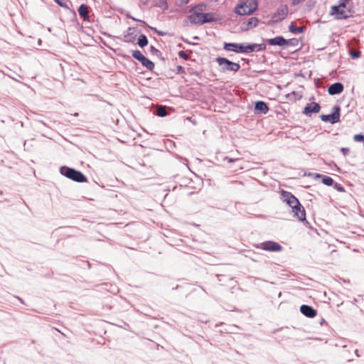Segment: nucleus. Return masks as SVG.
I'll return each instance as SVG.
<instances>
[{
    "instance_id": "nucleus-1",
    "label": "nucleus",
    "mask_w": 364,
    "mask_h": 364,
    "mask_svg": "<svg viewBox=\"0 0 364 364\" xmlns=\"http://www.w3.org/2000/svg\"><path fill=\"white\" fill-rule=\"evenodd\" d=\"M281 197L291 208L294 216L301 221L306 220V212L299 200L290 192L282 191Z\"/></svg>"
},
{
    "instance_id": "nucleus-2",
    "label": "nucleus",
    "mask_w": 364,
    "mask_h": 364,
    "mask_svg": "<svg viewBox=\"0 0 364 364\" xmlns=\"http://www.w3.org/2000/svg\"><path fill=\"white\" fill-rule=\"evenodd\" d=\"M354 13L353 4L350 0H340L337 6H333L330 14L337 20L346 19Z\"/></svg>"
},
{
    "instance_id": "nucleus-27",
    "label": "nucleus",
    "mask_w": 364,
    "mask_h": 364,
    "mask_svg": "<svg viewBox=\"0 0 364 364\" xmlns=\"http://www.w3.org/2000/svg\"><path fill=\"white\" fill-rule=\"evenodd\" d=\"M176 69H177L178 73H183V74L185 73V70L182 66L178 65Z\"/></svg>"
},
{
    "instance_id": "nucleus-7",
    "label": "nucleus",
    "mask_w": 364,
    "mask_h": 364,
    "mask_svg": "<svg viewBox=\"0 0 364 364\" xmlns=\"http://www.w3.org/2000/svg\"><path fill=\"white\" fill-rule=\"evenodd\" d=\"M216 62L221 67L222 71H233L237 72L240 70V65L237 63L232 62L225 58L218 57Z\"/></svg>"
},
{
    "instance_id": "nucleus-10",
    "label": "nucleus",
    "mask_w": 364,
    "mask_h": 364,
    "mask_svg": "<svg viewBox=\"0 0 364 364\" xmlns=\"http://www.w3.org/2000/svg\"><path fill=\"white\" fill-rule=\"evenodd\" d=\"M288 14V8L285 5H282L279 6L277 11V12L274 14L273 21L274 23H277L278 21H282L284 19L286 16Z\"/></svg>"
},
{
    "instance_id": "nucleus-32",
    "label": "nucleus",
    "mask_w": 364,
    "mask_h": 364,
    "mask_svg": "<svg viewBox=\"0 0 364 364\" xmlns=\"http://www.w3.org/2000/svg\"><path fill=\"white\" fill-rule=\"evenodd\" d=\"M74 116H78V113H75Z\"/></svg>"
},
{
    "instance_id": "nucleus-6",
    "label": "nucleus",
    "mask_w": 364,
    "mask_h": 364,
    "mask_svg": "<svg viewBox=\"0 0 364 364\" xmlns=\"http://www.w3.org/2000/svg\"><path fill=\"white\" fill-rule=\"evenodd\" d=\"M193 15L195 18L192 20L191 23H210L213 21H221V16L215 13L208 14H196Z\"/></svg>"
},
{
    "instance_id": "nucleus-13",
    "label": "nucleus",
    "mask_w": 364,
    "mask_h": 364,
    "mask_svg": "<svg viewBox=\"0 0 364 364\" xmlns=\"http://www.w3.org/2000/svg\"><path fill=\"white\" fill-rule=\"evenodd\" d=\"M269 46H279L280 47H285L287 45V40L282 36H277L273 38L268 39L267 41Z\"/></svg>"
},
{
    "instance_id": "nucleus-12",
    "label": "nucleus",
    "mask_w": 364,
    "mask_h": 364,
    "mask_svg": "<svg viewBox=\"0 0 364 364\" xmlns=\"http://www.w3.org/2000/svg\"><path fill=\"white\" fill-rule=\"evenodd\" d=\"M300 311L304 316L309 318H314L317 314L314 309L308 305H302L300 307Z\"/></svg>"
},
{
    "instance_id": "nucleus-3",
    "label": "nucleus",
    "mask_w": 364,
    "mask_h": 364,
    "mask_svg": "<svg viewBox=\"0 0 364 364\" xmlns=\"http://www.w3.org/2000/svg\"><path fill=\"white\" fill-rule=\"evenodd\" d=\"M264 44H250L243 46L238 43H225L224 48L228 51H234L235 53H249L255 51L263 50L265 49Z\"/></svg>"
},
{
    "instance_id": "nucleus-31",
    "label": "nucleus",
    "mask_w": 364,
    "mask_h": 364,
    "mask_svg": "<svg viewBox=\"0 0 364 364\" xmlns=\"http://www.w3.org/2000/svg\"><path fill=\"white\" fill-rule=\"evenodd\" d=\"M248 29H249V28H248V27H247V28H242V30H243V31H247V30H248Z\"/></svg>"
},
{
    "instance_id": "nucleus-18",
    "label": "nucleus",
    "mask_w": 364,
    "mask_h": 364,
    "mask_svg": "<svg viewBox=\"0 0 364 364\" xmlns=\"http://www.w3.org/2000/svg\"><path fill=\"white\" fill-rule=\"evenodd\" d=\"M78 11H79V14L84 17V21H86L87 20V14H88V8L86 5L85 4H82L80 6L79 9H78Z\"/></svg>"
},
{
    "instance_id": "nucleus-11",
    "label": "nucleus",
    "mask_w": 364,
    "mask_h": 364,
    "mask_svg": "<svg viewBox=\"0 0 364 364\" xmlns=\"http://www.w3.org/2000/svg\"><path fill=\"white\" fill-rule=\"evenodd\" d=\"M321 109L320 105L316 102L307 104L304 107L303 113L306 116H311L313 113H318Z\"/></svg>"
},
{
    "instance_id": "nucleus-33",
    "label": "nucleus",
    "mask_w": 364,
    "mask_h": 364,
    "mask_svg": "<svg viewBox=\"0 0 364 364\" xmlns=\"http://www.w3.org/2000/svg\"><path fill=\"white\" fill-rule=\"evenodd\" d=\"M162 1H163V2L164 1V0H162Z\"/></svg>"
},
{
    "instance_id": "nucleus-25",
    "label": "nucleus",
    "mask_w": 364,
    "mask_h": 364,
    "mask_svg": "<svg viewBox=\"0 0 364 364\" xmlns=\"http://www.w3.org/2000/svg\"><path fill=\"white\" fill-rule=\"evenodd\" d=\"M353 140L355 141H364V136L361 134H355L353 136Z\"/></svg>"
},
{
    "instance_id": "nucleus-28",
    "label": "nucleus",
    "mask_w": 364,
    "mask_h": 364,
    "mask_svg": "<svg viewBox=\"0 0 364 364\" xmlns=\"http://www.w3.org/2000/svg\"><path fill=\"white\" fill-rule=\"evenodd\" d=\"M178 55H179L180 57H181L183 58H185V59L188 58V55L184 51H182V50L180 51Z\"/></svg>"
},
{
    "instance_id": "nucleus-9",
    "label": "nucleus",
    "mask_w": 364,
    "mask_h": 364,
    "mask_svg": "<svg viewBox=\"0 0 364 364\" xmlns=\"http://www.w3.org/2000/svg\"><path fill=\"white\" fill-rule=\"evenodd\" d=\"M333 112L331 114H322L321 119L323 122H328L331 124L336 123L340 120V107L335 106L333 109Z\"/></svg>"
},
{
    "instance_id": "nucleus-5",
    "label": "nucleus",
    "mask_w": 364,
    "mask_h": 364,
    "mask_svg": "<svg viewBox=\"0 0 364 364\" xmlns=\"http://www.w3.org/2000/svg\"><path fill=\"white\" fill-rule=\"evenodd\" d=\"M60 173L69 179L76 182L85 183L87 181V177L82 173L69 167H62Z\"/></svg>"
},
{
    "instance_id": "nucleus-16",
    "label": "nucleus",
    "mask_w": 364,
    "mask_h": 364,
    "mask_svg": "<svg viewBox=\"0 0 364 364\" xmlns=\"http://www.w3.org/2000/svg\"><path fill=\"white\" fill-rule=\"evenodd\" d=\"M140 62L149 70H152L154 68V63L145 56Z\"/></svg>"
},
{
    "instance_id": "nucleus-19",
    "label": "nucleus",
    "mask_w": 364,
    "mask_h": 364,
    "mask_svg": "<svg viewBox=\"0 0 364 364\" xmlns=\"http://www.w3.org/2000/svg\"><path fill=\"white\" fill-rule=\"evenodd\" d=\"M289 31L290 32L293 33H302L305 28L304 26H299V27H297L294 24H291L289 26Z\"/></svg>"
},
{
    "instance_id": "nucleus-21",
    "label": "nucleus",
    "mask_w": 364,
    "mask_h": 364,
    "mask_svg": "<svg viewBox=\"0 0 364 364\" xmlns=\"http://www.w3.org/2000/svg\"><path fill=\"white\" fill-rule=\"evenodd\" d=\"M299 45V41L296 38H291L287 40V45L285 47L288 46H297Z\"/></svg>"
},
{
    "instance_id": "nucleus-4",
    "label": "nucleus",
    "mask_w": 364,
    "mask_h": 364,
    "mask_svg": "<svg viewBox=\"0 0 364 364\" xmlns=\"http://www.w3.org/2000/svg\"><path fill=\"white\" fill-rule=\"evenodd\" d=\"M257 0H245L241 1L235 8V12L239 15H249L257 8Z\"/></svg>"
},
{
    "instance_id": "nucleus-15",
    "label": "nucleus",
    "mask_w": 364,
    "mask_h": 364,
    "mask_svg": "<svg viewBox=\"0 0 364 364\" xmlns=\"http://www.w3.org/2000/svg\"><path fill=\"white\" fill-rule=\"evenodd\" d=\"M255 109L257 113L267 114L269 111V107L264 102L259 101L256 102Z\"/></svg>"
},
{
    "instance_id": "nucleus-26",
    "label": "nucleus",
    "mask_w": 364,
    "mask_h": 364,
    "mask_svg": "<svg viewBox=\"0 0 364 364\" xmlns=\"http://www.w3.org/2000/svg\"><path fill=\"white\" fill-rule=\"evenodd\" d=\"M341 151L344 156H347L349 154L350 150L348 148H341Z\"/></svg>"
},
{
    "instance_id": "nucleus-22",
    "label": "nucleus",
    "mask_w": 364,
    "mask_h": 364,
    "mask_svg": "<svg viewBox=\"0 0 364 364\" xmlns=\"http://www.w3.org/2000/svg\"><path fill=\"white\" fill-rule=\"evenodd\" d=\"M132 56L139 61H141L144 58V55L139 50L133 51Z\"/></svg>"
},
{
    "instance_id": "nucleus-30",
    "label": "nucleus",
    "mask_w": 364,
    "mask_h": 364,
    "mask_svg": "<svg viewBox=\"0 0 364 364\" xmlns=\"http://www.w3.org/2000/svg\"><path fill=\"white\" fill-rule=\"evenodd\" d=\"M56 3H58V4L61 5V3L60 2V0H54Z\"/></svg>"
},
{
    "instance_id": "nucleus-24",
    "label": "nucleus",
    "mask_w": 364,
    "mask_h": 364,
    "mask_svg": "<svg viewBox=\"0 0 364 364\" xmlns=\"http://www.w3.org/2000/svg\"><path fill=\"white\" fill-rule=\"evenodd\" d=\"M360 54L361 53L359 50H351L350 52V55L352 58H358L360 56Z\"/></svg>"
},
{
    "instance_id": "nucleus-29",
    "label": "nucleus",
    "mask_w": 364,
    "mask_h": 364,
    "mask_svg": "<svg viewBox=\"0 0 364 364\" xmlns=\"http://www.w3.org/2000/svg\"><path fill=\"white\" fill-rule=\"evenodd\" d=\"M157 33L160 35V36H165V35H167L168 33L167 32H164V31H158Z\"/></svg>"
},
{
    "instance_id": "nucleus-17",
    "label": "nucleus",
    "mask_w": 364,
    "mask_h": 364,
    "mask_svg": "<svg viewBox=\"0 0 364 364\" xmlns=\"http://www.w3.org/2000/svg\"><path fill=\"white\" fill-rule=\"evenodd\" d=\"M316 177L322 178L323 183L326 185V186H332L333 183V180L330 176H325V175L317 174Z\"/></svg>"
},
{
    "instance_id": "nucleus-8",
    "label": "nucleus",
    "mask_w": 364,
    "mask_h": 364,
    "mask_svg": "<svg viewBox=\"0 0 364 364\" xmlns=\"http://www.w3.org/2000/svg\"><path fill=\"white\" fill-rule=\"evenodd\" d=\"M257 248L268 252H281L283 247L274 241H265L256 246Z\"/></svg>"
},
{
    "instance_id": "nucleus-14",
    "label": "nucleus",
    "mask_w": 364,
    "mask_h": 364,
    "mask_svg": "<svg viewBox=\"0 0 364 364\" xmlns=\"http://www.w3.org/2000/svg\"><path fill=\"white\" fill-rule=\"evenodd\" d=\"M343 90V85L340 82H336L332 84L328 89V92L330 95L340 94Z\"/></svg>"
},
{
    "instance_id": "nucleus-20",
    "label": "nucleus",
    "mask_w": 364,
    "mask_h": 364,
    "mask_svg": "<svg viewBox=\"0 0 364 364\" xmlns=\"http://www.w3.org/2000/svg\"><path fill=\"white\" fill-rule=\"evenodd\" d=\"M137 44L141 48L146 46L148 44V40L146 36L143 34L140 35L138 38Z\"/></svg>"
},
{
    "instance_id": "nucleus-23",
    "label": "nucleus",
    "mask_w": 364,
    "mask_h": 364,
    "mask_svg": "<svg viewBox=\"0 0 364 364\" xmlns=\"http://www.w3.org/2000/svg\"><path fill=\"white\" fill-rule=\"evenodd\" d=\"M167 114L166 108L163 106H160L157 108V115L159 117H165Z\"/></svg>"
}]
</instances>
